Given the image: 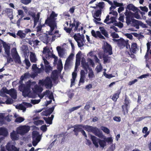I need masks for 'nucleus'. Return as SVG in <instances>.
Wrapping results in <instances>:
<instances>
[{
    "label": "nucleus",
    "instance_id": "obj_1",
    "mask_svg": "<svg viewBox=\"0 0 151 151\" xmlns=\"http://www.w3.org/2000/svg\"><path fill=\"white\" fill-rule=\"evenodd\" d=\"M32 83V82L29 80L27 82L26 85L22 83H20L21 85L19 86V89L20 91L22 92V95L24 97H32L29 95V93L30 92L31 86Z\"/></svg>",
    "mask_w": 151,
    "mask_h": 151
},
{
    "label": "nucleus",
    "instance_id": "obj_2",
    "mask_svg": "<svg viewBox=\"0 0 151 151\" xmlns=\"http://www.w3.org/2000/svg\"><path fill=\"white\" fill-rule=\"evenodd\" d=\"M57 14L52 11L50 17H47L45 21V24L47 25L51 28V31L54 30L55 27L56 26L55 17H57Z\"/></svg>",
    "mask_w": 151,
    "mask_h": 151
},
{
    "label": "nucleus",
    "instance_id": "obj_3",
    "mask_svg": "<svg viewBox=\"0 0 151 151\" xmlns=\"http://www.w3.org/2000/svg\"><path fill=\"white\" fill-rule=\"evenodd\" d=\"M124 14L126 16V23L127 25H129L131 24V19H134V17L137 19H141L140 15L137 12L135 13H133L127 9L124 13Z\"/></svg>",
    "mask_w": 151,
    "mask_h": 151
},
{
    "label": "nucleus",
    "instance_id": "obj_4",
    "mask_svg": "<svg viewBox=\"0 0 151 151\" xmlns=\"http://www.w3.org/2000/svg\"><path fill=\"white\" fill-rule=\"evenodd\" d=\"M84 127L86 128L87 130L88 131L92 132L96 136L100 138H103L104 135L102 131L99 130L97 127L88 125H86V126Z\"/></svg>",
    "mask_w": 151,
    "mask_h": 151
},
{
    "label": "nucleus",
    "instance_id": "obj_5",
    "mask_svg": "<svg viewBox=\"0 0 151 151\" xmlns=\"http://www.w3.org/2000/svg\"><path fill=\"white\" fill-rule=\"evenodd\" d=\"M130 100L129 98L127 95H126L124 104L122 106V111L124 115L128 113L129 109L130 107Z\"/></svg>",
    "mask_w": 151,
    "mask_h": 151
},
{
    "label": "nucleus",
    "instance_id": "obj_6",
    "mask_svg": "<svg viewBox=\"0 0 151 151\" xmlns=\"http://www.w3.org/2000/svg\"><path fill=\"white\" fill-rule=\"evenodd\" d=\"M39 83L44 86L47 88H51L52 86V81L49 77H47L44 80H40Z\"/></svg>",
    "mask_w": 151,
    "mask_h": 151
},
{
    "label": "nucleus",
    "instance_id": "obj_7",
    "mask_svg": "<svg viewBox=\"0 0 151 151\" xmlns=\"http://www.w3.org/2000/svg\"><path fill=\"white\" fill-rule=\"evenodd\" d=\"M30 130V127L28 126H20L17 128V134L23 135L27 133Z\"/></svg>",
    "mask_w": 151,
    "mask_h": 151
},
{
    "label": "nucleus",
    "instance_id": "obj_8",
    "mask_svg": "<svg viewBox=\"0 0 151 151\" xmlns=\"http://www.w3.org/2000/svg\"><path fill=\"white\" fill-rule=\"evenodd\" d=\"M0 92L2 94L6 93L10 95L14 99L17 98V95L14 89L8 90L6 87H4L1 90Z\"/></svg>",
    "mask_w": 151,
    "mask_h": 151
},
{
    "label": "nucleus",
    "instance_id": "obj_9",
    "mask_svg": "<svg viewBox=\"0 0 151 151\" xmlns=\"http://www.w3.org/2000/svg\"><path fill=\"white\" fill-rule=\"evenodd\" d=\"M13 49L14 50L15 52L12 53V57L14 58V61L16 63L21 64V62L20 60V57L17 52L16 48H13Z\"/></svg>",
    "mask_w": 151,
    "mask_h": 151
},
{
    "label": "nucleus",
    "instance_id": "obj_10",
    "mask_svg": "<svg viewBox=\"0 0 151 151\" xmlns=\"http://www.w3.org/2000/svg\"><path fill=\"white\" fill-rule=\"evenodd\" d=\"M103 49L104 53H108L110 55L112 54V47L107 42H106V45H104Z\"/></svg>",
    "mask_w": 151,
    "mask_h": 151
},
{
    "label": "nucleus",
    "instance_id": "obj_11",
    "mask_svg": "<svg viewBox=\"0 0 151 151\" xmlns=\"http://www.w3.org/2000/svg\"><path fill=\"white\" fill-rule=\"evenodd\" d=\"M3 47L4 48L5 53L7 55H10V46L8 44H7L5 42H3L2 43Z\"/></svg>",
    "mask_w": 151,
    "mask_h": 151
},
{
    "label": "nucleus",
    "instance_id": "obj_12",
    "mask_svg": "<svg viewBox=\"0 0 151 151\" xmlns=\"http://www.w3.org/2000/svg\"><path fill=\"white\" fill-rule=\"evenodd\" d=\"M86 126L83 125L82 124H76L74 125V127L72 126L71 127H69L68 129L70 128H73L74 127V129L73 130V131L74 132H81V130H82V129L80 127H81L82 128H84L85 130H86V127H86Z\"/></svg>",
    "mask_w": 151,
    "mask_h": 151
},
{
    "label": "nucleus",
    "instance_id": "obj_13",
    "mask_svg": "<svg viewBox=\"0 0 151 151\" xmlns=\"http://www.w3.org/2000/svg\"><path fill=\"white\" fill-rule=\"evenodd\" d=\"M120 40L117 44V45L121 49L124 48L125 45L128 43V40L125 41L122 38H120Z\"/></svg>",
    "mask_w": 151,
    "mask_h": 151
},
{
    "label": "nucleus",
    "instance_id": "obj_14",
    "mask_svg": "<svg viewBox=\"0 0 151 151\" xmlns=\"http://www.w3.org/2000/svg\"><path fill=\"white\" fill-rule=\"evenodd\" d=\"M121 88L118 90L116 92V93H114L113 96H110V98L113 101L116 102L117 99L119 97V96L121 93Z\"/></svg>",
    "mask_w": 151,
    "mask_h": 151
},
{
    "label": "nucleus",
    "instance_id": "obj_15",
    "mask_svg": "<svg viewBox=\"0 0 151 151\" xmlns=\"http://www.w3.org/2000/svg\"><path fill=\"white\" fill-rule=\"evenodd\" d=\"M91 33L92 35L95 38L98 37L100 39H105L104 37L101 35V32L99 31H97L96 32L94 30H92L91 31Z\"/></svg>",
    "mask_w": 151,
    "mask_h": 151
},
{
    "label": "nucleus",
    "instance_id": "obj_16",
    "mask_svg": "<svg viewBox=\"0 0 151 151\" xmlns=\"http://www.w3.org/2000/svg\"><path fill=\"white\" fill-rule=\"evenodd\" d=\"M54 108V106H53L47 110L43 111L41 114L42 115L47 116L53 112Z\"/></svg>",
    "mask_w": 151,
    "mask_h": 151
},
{
    "label": "nucleus",
    "instance_id": "obj_17",
    "mask_svg": "<svg viewBox=\"0 0 151 151\" xmlns=\"http://www.w3.org/2000/svg\"><path fill=\"white\" fill-rule=\"evenodd\" d=\"M80 23L78 21H76L75 19H74L73 22L72 23H70V26L72 27V28L74 27H75V28L73 29L74 31H76L78 29V27H79V24Z\"/></svg>",
    "mask_w": 151,
    "mask_h": 151
},
{
    "label": "nucleus",
    "instance_id": "obj_18",
    "mask_svg": "<svg viewBox=\"0 0 151 151\" xmlns=\"http://www.w3.org/2000/svg\"><path fill=\"white\" fill-rule=\"evenodd\" d=\"M4 12L7 14L11 20L13 19V10L12 9L10 8L6 9L4 10Z\"/></svg>",
    "mask_w": 151,
    "mask_h": 151
},
{
    "label": "nucleus",
    "instance_id": "obj_19",
    "mask_svg": "<svg viewBox=\"0 0 151 151\" xmlns=\"http://www.w3.org/2000/svg\"><path fill=\"white\" fill-rule=\"evenodd\" d=\"M76 34L75 35H74V38L75 40L77 42L78 47H83L84 45L83 43V41L84 39V37L83 38H82V40H81L80 37H78V39L75 38V37H76Z\"/></svg>",
    "mask_w": 151,
    "mask_h": 151
},
{
    "label": "nucleus",
    "instance_id": "obj_20",
    "mask_svg": "<svg viewBox=\"0 0 151 151\" xmlns=\"http://www.w3.org/2000/svg\"><path fill=\"white\" fill-rule=\"evenodd\" d=\"M91 139L93 144L95 146V147L96 148H98L99 147L98 143H99V139L97 138L94 136L91 135Z\"/></svg>",
    "mask_w": 151,
    "mask_h": 151
},
{
    "label": "nucleus",
    "instance_id": "obj_21",
    "mask_svg": "<svg viewBox=\"0 0 151 151\" xmlns=\"http://www.w3.org/2000/svg\"><path fill=\"white\" fill-rule=\"evenodd\" d=\"M77 76L76 72H73L72 73V78L70 79L71 84L70 86L71 87L75 84V81Z\"/></svg>",
    "mask_w": 151,
    "mask_h": 151
},
{
    "label": "nucleus",
    "instance_id": "obj_22",
    "mask_svg": "<svg viewBox=\"0 0 151 151\" xmlns=\"http://www.w3.org/2000/svg\"><path fill=\"white\" fill-rule=\"evenodd\" d=\"M131 22L133 24V26L136 27L137 29L139 28V26L141 23V21L135 19H131Z\"/></svg>",
    "mask_w": 151,
    "mask_h": 151
},
{
    "label": "nucleus",
    "instance_id": "obj_23",
    "mask_svg": "<svg viewBox=\"0 0 151 151\" xmlns=\"http://www.w3.org/2000/svg\"><path fill=\"white\" fill-rule=\"evenodd\" d=\"M6 148L8 151H12L16 149V147L9 143H8L6 146Z\"/></svg>",
    "mask_w": 151,
    "mask_h": 151
},
{
    "label": "nucleus",
    "instance_id": "obj_24",
    "mask_svg": "<svg viewBox=\"0 0 151 151\" xmlns=\"http://www.w3.org/2000/svg\"><path fill=\"white\" fill-rule=\"evenodd\" d=\"M127 9L129 10H132L133 12L137 11L138 10L137 8L131 4H129L127 6Z\"/></svg>",
    "mask_w": 151,
    "mask_h": 151
},
{
    "label": "nucleus",
    "instance_id": "obj_25",
    "mask_svg": "<svg viewBox=\"0 0 151 151\" xmlns=\"http://www.w3.org/2000/svg\"><path fill=\"white\" fill-rule=\"evenodd\" d=\"M17 37H19V38L22 39L26 37V34L23 33L22 30H19L17 33Z\"/></svg>",
    "mask_w": 151,
    "mask_h": 151
},
{
    "label": "nucleus",
    "instance_id": "obj_26",
    "mask_svg": "<svg viewBox=\"0 0 151 151\" xmlns=\"http://www.w3.org/2000/svg\"><path fill=\"white\" fill-rule=\"evenodd\" d=\"M17 132L16 133L15 131H13L10 134V136L12 139L13 140H17L19 139V137L17 136Z\"/></svg>",
    "mask_w": 151,
    "mask_h": 151
},
{
    "label": "nucleus",
    "instance_id": "obj_27",
    "mask_svg": "<svg viewBox=\"0 0 151 151\" xmlns=\"http://www.w3.org/2000/svg\"><path fill=\"white\" fill-rule=\"evenodd\" d=\"M30 76V74L28 73H24V75H22L20 77L19 82L20 83H22V81L24 79L28 78Z\"/></svg>",
    "mask_w": 151,
    "mask_h": 151
},
{
    "label": "nucleus",
    "instance_id": "obj_28",
    "mask_svg": "<svg viewBox=\"0 0 151 151\" xmlns=\"http://www.w3.org/2000/svg\"><path fill=\"white\" fill-rule=\"evenodd\" d=\"M8 133L7 131L5 128L0 127V135L6 136Z\"/></svg>",
    "mask_w": 151,
    "mask_h": 151
},
{
    "label": "nucleus",
    "instance_id": "obj_29",
    "mask_svg": "<svg viewBox=\"0 0 151 151\" xmlns=\"http://www.w3.org/2000/svg\"><path fill=\"white\" fill-rule=\"evenodd\" d=\"M30 60L32 63H35L37 60L35 53L31 54L29 56Z\"/></svg>",
    "mask_w": 151,
    "mask_h": 151
},
{
    "label": "nucleus",
    "instance_id": "obj_30",
    "mask_svg": "<svg viewBox=\"0 0 151 151\" xmlns=\"http://www.w3.org/2000/svg\"><path fill=\"white\" fill-rule=\"evenodd\" d=\"M137 44L136 43H132L131 45V50L133 53H136L137 49Z\"/></svg>",
    "mask_w": 151,
    "mask_h": 151
},
{
    "label": "nucleus",
    "instance_id": "obj_31",
    "mask_svg": "<svg viewBox=\"0 0 151 151\" xmlns=\"http://www.w3.org/2000/svg\"><path fill=\"white\" fill-rule=\"evenodd\" d=\"M99 29H100L101 32L102 34L104 35L106 37L108 38L109 36L107 31L102 27H100Z\"/></svg>",
    "mask_w": 151,
    "mask_h": 151
},
{
    "label": "nucleus",
    "instance_id": "obj_32",
    "mask_svg": "<svg viewBox=\"0 0 151 151\" xmlns=\"http://www.w3.org/2000/svg\"><path fill=\"white\" fill-rule=\"evenodd\" d=\"M103 58L104 62V63H110V57L108 55L105 54H104Z\"/></svg>",
    "mask_w": 151,
    "mask_h": 151
},
{
    "label": "nucleus",
    "instance_id": "obj_33",
    "mask_svg": "<svg viewBox=\"0 0 151 151\" xmlns=\"http://www.w3.org/2000/svg\"><path fill=\"white\" fill-rule=\"evenodd\" d=\"M72 59V58H70L69 56L67 59L64 65V68L65 69H66L68 68V66L70 63V61Z\"/></svg>",
    "mask_w": 151,
    "mask_h": 151
},
{
    "label": "nucleus",
    "instance_id": "obj_34",
    "mask_svg": "<svg viewBox=\"0 0 151 151\" xmlns=\"http://www.w3.org/2000/svg\"><path fill=\"white\" fill-rule=\"evenodd\" d=\"M72 59V58H70L69 56L67 59L64 65V68L65 69H66L68 68V66L70 63V61Z\"/></svg>",
    "mask_w": 151,
    "mask_h": 151
},
{
    "label": "nucleus",
    "instance_id": "obj_35",
    "mask_svg": "<svg viewBox=\"0 0 151 151\" xmlns=\"http://www.w3.org/2000/svg\"><path fill=\"white\" fill-rule=\"evenodd\" d=\"M52 68L50 65H45L44 68V70L47 73H49L50 71L52 70Z\"/></svg>",
    "mask_w": 151,
    "mask_h": 151
},
{
    "label": "nucleus",
    "instance_id": "obj_36",
    "mask_svg": "<svg viewBox=\"0 0 151 151\" xmlns=\"http://www.w3.org/2000/svg\"><path fill=\"white\" fill-rule=\"evenodd\" d=\"M51 78L53 81H55L58 78L57 73L56 71H53L52 73Z\"/></svg>",
    "mask_w": 151,
    "mask_h": 151
},
{
    "label": "nucleus",
    "instance_id": "obj_37",
    "mask_svg": "<svg viewBox=\"0 0 151 151\" xmlns=\"http://www.w3.org/2000/svg\"><path fill=\"white\" fill-rule=\"evenodd\" d=\"M99 143L101 147L104 148L106 145V142L105 140L99 139Z\"/></svg>",
    "mask_w": 151,
    "mask_h": 151
},
{
    "label": "nucleus",
    "instance_id": "obj_38",
    "mask_svg": "<svg viewBox=\"0 0 151 151\" xmlns=\"http://www.w3.org/2000/svg\"><path fill=\"white\" fill-rule=\"evenodd\" d=\"M49 37L47 35H45L43 37V42L44 43L47 44L49 42Z\"/></svg>",
    "mask_w": 151,
    "mask_h": 151
},
{
    "label": "nucleus",
    "instance_id": "obj_39",
    "mask_svg": "<svg viewBox=\"0 0 151 151\" xmlns=\"http://www.w3.org/2000/svg\"><path fill=\"white\" fill-rule=\"evenodd\" d=\"M147 51L145 56V58L146 59H147L148 58L149 55L148 51L150 48V44L149 42L147 43Z\"/></svg>",
    "mask_w": 151,
    "mask_h": 151
},
{
    "label": "nucleus",
    "instance_id": "obj_40",
    "mask_svg": "<svg viewBox=\"0 0 151 151\" xmlns=\"http://www.w3.org/2000/svg\"><path fill=\"white\" fill-rule=\"evenodd\" d=\"M43 119L47 124H52V121L50 119V117H48V118L44 117L43 118Z\"/></svg>",
    "mask_w": 151,
    "mask_h": 151
},
{
    "label": "nucleus",
    "instance_id": "obj_41",
    "mask_svg": "<svg viewBox=\"0 0 151 151\" xmlns=\"http://www.w3.org/2000/svg\"><path fill=\"white\" fill-rule=\"evenodd\" d=\"M39 134L37 132H33L32 133V137L34 138L37 137L36 139L38 141H40V137L38 136Z\"/></svg>",
    "mask_w": 151,
    "mask_h": 151
},
{
    "label": "nucleus",
    "instance_id": "obj_42",
    "mask_svg": "<svg viewBox=\"0 0 151 151\" xmlns=\"http://www.w3.org/2000/svg\"><path fill=\"white\" fill-rule=\"evenodd\" d=\"M103 67L101 64L99 65H97L96 68L95 70L97 73H99L101 72L102 69Z\"/></svg>",
    "mask_w": 151,
    "mask_h": 151
},
{
    "label": "nucleus",
    "instance_id": "obj_43",
    "mask_svg": "<svg viewBox=\"0 0 151 151\" xmlns=\"http://www.w3.org/2000/svg\"><path fill=\"white\" fill-rule=\"evenodd\" d=\"M88 77L90 79H92L95 77V76L93 72L91 69L90 70L88 74Z\"/></svg>",
    "mask_w": 151,
    "mask_h": 151
},
{
    "label": "nucleus",
    "instance_id": "obj_44",
    "mask_svg": "<svg viewBox=\"0 0 151 151\" xmlns=\"http://www.w3.org/2000/svg\"><path fill=\"white\" fill-rule=\"evenodd\" d=\"M24 120V119L22 117H18L15 120V122L18 123H21L23 122Z\"/></svg>",
    "mask_w": 151,
    "mask_h": 151
},
{
    "label": "nucleus",
    "instance_id": "obj_45",
    "mask_svg": "<svg viewBox=\"0 0 151 151\" xmlns=\"http://www.w3.org/2000/svg\"><path fill=\"white\" fill-rule=\"evenodd\" d=\"M101 14V9L98 10L94 13V16L96 17H99Z\"/></svg>",
    "mask_w": 151,
    "mask_h": 151
},
{
    "label": "nucleus",
    "instance_id": "obj_46",
    "mask_svg": "<svg viewBox=\"0 0 151 151\" xmlns=\"http://www.w3.org/2000/svg\"><path fill=\"white\" fill-rule=\"evenodd\" d=\"M82 65L83 68L86 71H87L88 69L89 68V65L87 63H82Z\"/></svg>",
    "mask_w": 151,
    "mask_h": 151
},
{
    "label": "nucleus",
    "instance_id": "obj_47",
    "mask_svg": "<svg viewBox=\"0 0 151 151\" xmlns=\"http://www.w3.org/2000/svg\"><path fill=\"white\" fill-rule=\"evenodd\" d=\"M57 50L58 52L59 55L60 57H61V54L62 53L63 49L60 47L58 46L57 47Z\"/></svg>",
    "mask_w": 151,
    "mask_h": 151
},
{
    "label": "nucleus",
    "instance_id": "obj_48",
    "mask_svg": "<svg viewBox=\"0 0 151 151\" xmlns=\"http://www.w3.org/2000/svg\"><path fill=\"white\" fill-rule=\"evenodd\" d=\"M50 93V91L49 90H47L46 91L43 92L42 94L40 96V98L41 99L44 96L46 95H48Z\"/></svg>",
    "mask_w": 151,
    "mask_h": 151
},
{
    "label": "nucleus",
    "instance_id": "obj_49",
    "mask_svg": "<svg viewBox=\"0 0 151 151\" xmlns=\"http://www.w3.org/2000/svg\"><path fill=\"white\" fill-rule=\"evenodd\" d=\"M20 1L25 5H27L31 3V0H20Z\"/></svg>",
    "mask_w": 151,
    "mask_h": 151
},
{
    "label": "nucleus",
    "instance_id": "obj_50",
    "mask_svg": "<svg viewBox=\"0 0 151 151\" xmlns=\"http://www.w3.org/2000/svg\"><path fill=\"white\" fill-rule=\"evenodd\" d=\"M16 108L21 110H22L24 111H25L26 110V108L25 106L22 104L19 105L18 107H17L16 106Z\"/></svg>",
    "mask_w": 151,
    "mask_h": 151
},
{
    "label": "nucleus",
    "instance_id": "obj_51",
    "mask_svg": "<svg viewBox=\"0 0 151 151\" xmlns=\"http://www.w3.org/2000/svg\"><path fill=\"white\" fill-rule=\"evenodd\" d=\"M81 51L78 52V53L76 55V60L80 61V60L81 58Z\"/></svg>",
    "mask_w": 151,
    "mask_h": 151
},
{
    "label": "nucleus",
    "instance_id": "obj_52",
    "mask_svg": "<svg viewBox=\"0 0 151 151\" xmlns=\"http://www.w3.org/2000/svg\"><path fill=\"white\" fill-rule=\"evenodd\" d=\"M90 103H92V102L88 101L86 105L84 107V109L86 110H88L90 108Z\"/></svg>",
    "mask_w": 151,
    "mask_h": 151
},
{
    "label": "nucleus",
    "instance_id": "obj_53",
    "mask_svg": "<svg viewBox=\"0 0 151 151\" xmlns=\"http://www.w3.org/2000/svg\"><path fill=\"white\" fill-rule=\"evenodd\" d=\"M5 104H12L13 103V100L9 98H8L6 101H5Z\"/></svg>",
    "mask_w": 151,
    "mask_h": 151
},
{
    "label": "nucleus",
    "instance_id": "obj_54",
    "mask_svg": "<svg viewBox=\"0 0 151 151\" xmlns=\"http://www.w3.org/2000/svg\"><path fill=\"white\" fill-rule=\"evenodd\" d=\"M6 58H7V64L11 62H13V59L11 58L10 56V55L9 56L7 55L6 56Z\"/></svg>",
    "mask_w": 151,
    "mask_h": 151
},
{
    "label": "nucleus",
    "instance_id": "obj_55",
    "mask_svg": "<svg viewBox=\"0 0 151 151\" xmlns=\"http://www.w3.org/2000/svg\"><path fill=\"white\" fill-rule=\"evenodd\" d=\"M114 4L116 7H120L123 6V4L122 3H119L117 2L116 1H113Z\"/></svg>",
    "mask_w": 151,
    "mask_h": 151
},
{
    "label": "nucleus",
    "instance_id": "obj_56",
    "mask_svg": "<svg viewBox=\"0 0 151 151\" xmlns=\"http://www.w3.org/2000/svg\"><path fill=\"white\" fill-rule=\"evenodd\" d=\"M102 130L105 133L107 134H109L110 133V130L107 127H103L102 128Z\"/></svg>",
    "mask_w": 151,
    "mask_h": 151
},
{
    "label": "nucleus",
    "instance_id": "obj_57",
    "mask_svg": "<svg viewBox=\"0 0 151 151\" xmlns=\"http://www.w3.org/2000/svg\"><path fill=\"white\" fill-rule=\"evenodd\" d=\"M25 61L26 65L27 67V68L26 67V68L27 69L30 66V63L28 59L25 58Z\"/></svg>",
    "mask_w": 151,
    "mask_h": 151
},
{
    "label": "nucleus",
    "instance_id": "obj_58",
    "mask_svg": "<svg viewBox=\"0 0 151 151\" xmlns=\"http://www.w3.org/2000/svg\"><path fill=\"white\" fill-rule=\"evenodd\" d=\"M110 19L111 20V21L110 22H109L108 23H107V24H111V23H113L114 22H117L116 20L115 17H111L110 18Z\"/></svg>",
    "mask_w": 151,
    "mask_h": 151
},
{
    "label": "nucleus",
    "instance_id": "obj_59",
    "mask_svg": "<svg viewBox=\"0 0 151 151\" xmlns=\"http://www.w3.org/2000/svg\"><path fill=\"white\" fill-rule=\"evenodd\" d=\"M40 100H31V103L33 104H38L40 101Z\"/></svg>",
    "mask_w": 151,
    "mask_h": 151
},
{
    "label": "nucleus",
    "instance_id": "obj_60",
    "mask_svg": "<svg viewBox=\"0 0 151 151\" xmlns=\"http://www.w3.org/2000/svg\"><path fill=\"white\" fill-rule=\"evenodd\" d=\"M80 77L86 78L85 73L83 70H81L80 72Z\"/></svg>",
    "mask_w": 151,
    "mask_h": 151
},
{
    "label": "nucleus",
    "instance_id": "obj_61",
    "mask_svg": "<svg viewBox=\"0 0 151 151\" xmlns=\"http://www.w3.org/2000/svg\"><path fill=\"white\" fill-rule=\"evenodd\" d=\"M111 35L112 37L114 38H117L119 37L118 35L117 34L115 33V32H113L111 34Z\"/></svg>",
    "mask_w": 151,
    "mask_h": 151
},
{
    "label": "nucleus",
    "instance_id": "obj_62",
    "mask_svg": "<svg viewBox=\"0 0 151 151\" xmlns=\"http://www.w3.org/2000/svg\"><path fill=\"white\" fill-rule=\"evenodd\" d=\"M49 51V49L48 47H46L43 48V53L45 54L47 52L48 53Z\"/></svg>",
    "mask_w": 151,
    "mask_h": 151
},
{
    "label": "nucleus",
    "instance_id": "obj_63",
    "mask_svg": "<svg viewBox=\"0 0 151 151\" xmlns=\"http://www.w3.org/2000/svg\"><path fill=\"white\" fill-rule=\"evenodd\" d=\"M113 119L114 121L117 122H120L121 121V118L119 116H115L113 117Z\"/></svg>",
    "mask_w": 151,
    "mask_h": 151
},
{
    "label": "nucleus",
    "instance_id": "obj_64",
    "mask_svg": "<svg viewBox=\"0 0 151 151\" xmlns=\"http://www.w3.org/2000/svg\"><path fill=\"white\" fill-rule=\"evenodd\" d=\"M141 10L143 11H144L145 12H147L148 11V9L146 6H140L139 7Z\"/></svg>",
    "mask_w": 151,
    "mask_h": 151
}]
</instances>
